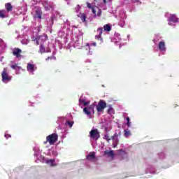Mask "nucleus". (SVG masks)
Listing matches in <instances>:
<instances>
[{
  "mask_svg": "<svg viewBox=\"0 0 179 179\" xmlns=\"http://www.w3.org/2000/svg\"><path fill=\"white\" fill-rule=\"evenodd\" d=\"M57 141H58V134L53 133L46 137V141L43 142V143L44 145H47V143H49V145H55Z\"/></svg>",
  "mask_w": 179,
  "mask_h": 179,
  "instance_id": "nucleus-1",
  "label": "nucleus"
},
{
  "mask_svg": "<svg viewBox=\"0 0 179 179\" xmlns=\"http://www.w3.org/2000/svg\"><path fill=\"white\" fill-rule=\"evenodd\" d=\"M1 77H2V82H3L4 83L10 82L12 80V76H9V73H8V69L6 68H4L3 69V71L1 73Z\"/></svg>",
  "mask_w": 179,
  "mask_h": 179,
  "instance_id": "nucleus-2",
  "label": "nucleus"
},
{
  "mask_svg": "<svg viewBox=\"0 0 179 179\" xmlns=\"http://www.w3.org/2000/svg\"><path fill=\"white\" fill-rule=\"evenodd\" d=\"M107 107V103L103 100L101 99L96 105V110L98 113H103L104 111V108Z\"/></svg>",
  "mask_w": 179,
  "mask_h": 179,
  "instance_id": "nucleus-3",
  "label": "nucleus"
},
{
  "mask_svg": "<svg viewBox=\"0 0 179 179\" xmlns=\"http://www.w3.org/2000/svg\"><path fill=\"white\" fill-rule=\"evenodd\" d=\"M90 138H92V139H96V141L97 139H99V138H100V133L99 132V130H97V129H92L90 131Z\"/></svg>",
  "mask_w": 179,
  "mask_h": 179,
  "instance_id": "nucleus-4",
  "label": "nucleus"
},
{
  "mask_svg": "<svg viewBox=\"0 0 179 179\" xmlns=\"http://www.w3.org/2000/svg\"><path fill=\"white\" fill-rule=\"evenodd\" d=\"M34 9H35V15H34L35 19L41 20V16H43V11L41 10V8L38 6H35Z\"/></svg>",
  "mask_w": 179,
  "mask_h": 179,
  "instance_id": "nucleus-5",
  "label": "nucleus"
},
{
  "mask_svg": "<svg viewBox=\"0 0 179 179\" xmlns=\"http://www.w3.org/2000/svg\"><path fill=\"white\" fill-rule=\"evenodd\" d=\"M97 35L95 36V38L100 43H103V38H101V34H103V27H99L97 29Z\"/></svg>",
  "mask_w": 179,
  "mask_h": 179,
  "instance_id": "nucleus-6",
  "label": "nucleus"
},
{
  "mask_svg": "<svg viewBox=\"0 0 179 179\" xmlns=\"http://www.w3.org/2000/svg\"><path fill=\"white\" fill-rule=\"evenodd\" d=\"M37 69V67L36 66V64H33L31 63H28L27 66V70L28 72H30L31 73H33L34 71Z\"/></svg>",
  "mask_w": 179,
  "mask_h": 179,
  "instance_id": "nucleus-7",
  "label": "nucleus"
},
{
  "mask_svg": "<svg viewBox=\"0 0 179 179\" xmlns=\"http://www.w3.org/2000/svg\"><path fill=\"white\" fill-rule=\"evenodd\" d=\"M121 135V131L119 133H115L113 136H111V140L115 143H120V136Z\"/></svg>",
  "mask_w": 179,
  "mask_h": 179,
  "instance_id": "nucleus-8",
  "label": "nucleus"
},
{
  "mask_svg": "<svg viewBox=\"0 0 179 179\" xmlns=\"http://www.w3.org/2000/svg\"><path fill=\"white\" fill-rule=\"evenodd\" d=\"M22 50L19 48H15L13 50V55L16 57V58H20L22 57Z\"/></svg>",
  "mask_w": 179,
  "mask_h": 179,
  "instance_id": "nucleus-9",
  "label": "nucleus"
},
{
  "mask_svg": "<svg viewBox=\"0 0 179 179\" xmlns=\"http://www.w3.org/2000/svg\"><path fill=\"white\" fill-rule=\"evenodd\" d=\"M103 155L105 156H108V157H111V159H114V156H115V154H114V150L108 151V150H105Z\"/></svg>",
  "mask_w": 179,
  "mask_h": 179,
  "instance_id": "nucleus-10",
  "label": "nucleus"
},
{
  "mask_svg": "<svg viewBox=\"0 0 179 179\" xmlns=\"http://www.w3.org/2000/svg\"><path fill=\"white\" fill-rule=\"evenodd\" d=\"M169 22H173V23H178V22H179V18L177 17L176 14H171L169 17Z\"/></svg>",
  "mask_w": 179,
  "mask_h": 179,
  "instance_id": "nucleus-11",
  "label": "nucleus"
},
{
  "mask_svg": "<svg viewBox=\"0 0 179 179\" xmlns=\"http://www.w3.org/2000/svg\"><path fill=\"white\" fill-rule=\"evenodd\" d=\"M6 11L7 13L12 12L13 10V6L10 3H7L5 4Z\"/></svg>",
  "mask_w": 179,
  "mask_h": 179,
  "instance_id": "nucleus-12",
  "label": "nucleus"
},
{
  "mask_svg": "<svg viewBox=\"0 0 179 179\" xmlns=\"http://www.w3.org/2000/svg\"><path fill=\"white\" fill-rule=\"evenodd\" d=\"M87 160H94V159H96V152H90V154L88 155H87L86 157Z\"/></svg>",
  "mask_w": 179,
  "mask_h": 179,
  "instance_id": "nucleus-13",
  "label": "nucleus"
},
{
  "mask_svg": "<svg viewBox=\"0 0 179 179\" xmlns=\"http://www.w3.org/2000/svg\"><path fill=\"white\" fill-rule=\"evenodd\" d=\"M43 5L45 10H47V11L50 10V9H52V6L50 3H48V1H44L43 3Z\"/></svg>",
  "mask_w": 179,
  "mask_h": 179,
  "instance_id": "nucleus-14",
  "label": "nucleus"
},
{
  "mask_svg": "<svg viewBox=\"0 0 179 179\" xmlns=\"http://www.w3.org/2000/svg\"><path fill=\"white\" fill-rule=\"evenodd\" d=\"M6 17H8V13L6 12V10H0V19H5Z\"/></svg>",
  "mask_w": 179,
  "mask_h": 179,
  "instance_id": "nucleus-15",
  "label": "nucleus"
},
{
  "mask_svg": "<svg viewBox=\"0 0 179 179\" xmlns=\"http://www.w3.org/2000/svg\"><path fill=\"white\" fill-rule=\"evenodd\" d=\"M46 164H48L50 167H55L57 166V164H55V159H48L46 161Z\"/></svg>",
  "mask_w": 179,
  "mask_h": 179,
  "instance_id": "nucleus-16",
  "label": "nucleus"
},
{
  "mask_svg": "<svg viewBox=\"0 0 179 179\" xmlns=\"http://www.w3.org/2000/svg\"><path fill=\"white\" fill-rule=\"evenodd\" d=\"M158 48L160 51H166V43L164 41L159 42Z\"/></svg>",
  "mask_w": 179,
  "mask_h": 179,
  "instance_id": "nucleus-17",
  "label": "nucleus"
},
{
  "mask_svg": "<svg viewBox=\"0 0 179 179\" xmlns=\"http://www.w3.org/2000/svg\"><path fill=\"white\" fill-rule=\"evenodd\" d=\"M87 8H89V9H92V13H94V15H96V8L92 6V4L90 3H87Z\"/></svg>",
  "mask_w": 179,
  "mask_h": 179,
  "instance_id": "nucleus-18",
  "label": "nucleus"
},
{
  "mask_svg": "<svg viewBox=\"0 0 179 179\" xmlns=\"http://www.w3.org/2000/svg\"><path fill=\"white\" fill-rule=\"evenodd\" d=\"M78 17L81 19L82 22H86V15L85 13H80Z\"/></svg>",
  "mask_w": 179,
  "mask_h": 179,
  "instance_id": "nucleus-19",
  "label": "nucleus"
},
{
  "mask_svg": "<svg viewBox=\"0 0 179 179\" xmlns=\"http://www.w3.org/2000/svg\"><path fill=\"white\" fill-rule=\"evenodd\" d=\"M10 68H12V69H14V71H19V69H22V67L17 66V64L16 63H15L14 64H12L10 66Z\"/></svg>",
  "mask_w": 179,
  "mask_h": 179,
  "instance_id": "nucleus-20",
  "label": "nucleus"
},
{
  "mask_svg": "<svg viewBox=\"0 0 179 179\" xmlns=\"http://www.w3.org/2000/svg\"><path fill=\"white\" fill-rule=\"evenodd\" d=\"M103 30L104 31H111V26L108 24L103 25Z\"/></svg>",
  "mask_w": 179,
  "mask_h": 179,
  "instance_id": "nucleus-21",
  "label": "nucleus"
},
{
  "mask_svg": "<svg viewBox=\"0 0 179 179\" xmlns=\"http://www.w3.org/2000/svg\"><path fill=\"white\" fill-rule=\"evenodd\" d=\"M108 114H114V108H113V106L111 105L108 106V109L107 110Z\"/></svg>",
  "mask_w": 179,
  "mask_h": 179,
  "instance_id": "nucleus-22",
  "label": "nucleus"
},
{
  "mask_svg": "<svg viewBox=\"0 0 179 179\" xmlns=\"http://www.w3.org/2000/svg\"><path fill=\"white\" fill-rule=\"evenodd\" d=\"M124 136L125 138H128L129 136H131V131H129L128 129L127 130L124 131Z\"/></svg>",
  "mask_w": 179,
  "mask_h": 179,
  "instance_id": "nucleus-23",
  "label": "nucleus"
},
{
  "mask_svg": "<svg viewBox=\"0 0 179 179\" xmlns=\"http://www.w3.org/2000/svg\"><path fill=\"white\" fill-rule=\"evenodd\" d=\"M39 52H41V54H44V52H45V47H44L43 44H41L40 45Z\"/></svg>",
  "mask_w": 179,
  "mask_h": 179,
  "instance_id": "nucleus-24",
  "label": "nucleus"
},
{
  "mask_svg": "<svg viewBox=\"0 0 179 179\" xmlns=\"http://www.w3.org/2000/svg\"><path fill=\"white\" fill-rule=\"evenodd\" d=\"M40 40H41V36H37L33 41H36V45H40V44H41V42H40Z\"/></svg>",
  "mask_w": 179,
  "mask_h": 179,
  "instance_id": "nucleus-25",
  "label": "nucleus"
},
{
  "mask_svg": "<svg viewBox=\"0 0 179 179\" xmlns=\"http://www.w3.org/2000/svg\"><path fill=\"white\" fill-rule=\"evenodd\" d=\"M83 111L84 113L87 115H92V113L91 111L90 110V109L88 108H83Z\"/></svg>",
  "mask_w": 179,
  "mask_h": 179,
  "instance_id": "nucleus-26",
  "label": "nucleus"
},
{
  "mask_svg": "<svg viewBox=\"0 0 179 179\" xmlns=\"http://www.w3.org/2000/svg\"><path fill=\"white\" fill-rule=\"evenodd\" d=\"M87 108L92 113V114H94V104L90 105Z\"/></svg>",
  "mask_w": 179,
  "mask_h": 179,
  "instance_id": "nucleus-27",
  "label": "nucleus"
},
{
  "mask_svg": "<svg viewBox=\"0 0 179 179\" xmlns=\"http://www.w3.org/2000/svg\"><path fill=\"white\" fill-rule=\"evenodd\" d=\"M79 102L82 103V104H83V106H89L90 103L89 102H86L85 100L83 99H79Z\"/></svg>",
  "mask_w": 179,
  "mask_h": 179,
  "instance_id": "nucleus-28",
  "label": "nucleus"
},
{
  "mask_svg": "<svg viewBox=\"0 0 179 179\" xmlns=\"http://www.w3.org/2000/svg\"><path fill=\"white\" fill-rule=\"evenodd\" d=\"M96 8L98 10V12L94 16H101V10L99 7H96Z\"/></svg>",
  "mask_w": 179,
  "mask_h": 179,
  "instance_id": "nucleus-29",
  "label": "nucleus"
},
{
  "mask_svg": "<svg viewBox=\"0 0 179 179\" xmlns=\"http://www.w3.org/2000/svg\"><path fill=\"white\" fill-rule=\"evenodd\" d=\"M66 125H69V128H72V127L73 125V122L67 121L66 122Z\"/></svg>",
  "mask_w": 179,
  "mask_h": 179,
  "instance_id": "nucleus-30",
  "label": "nucleus"
},
{
  "mask_svg": "<svg viewBox=\"0 0 179 179\" xmlns=\"http://www.w3.org/2000/svg\"><path fill=\"white\" fill-rule=\"evenodd\" d=\"M103 139L107 141V142H110V141L111 140V138H110V136H108V135H105L103 137Z\"/></svg>",
  "mask_w": 179,
  "mask_h": 179,
  "instance_id": "nucleus-31",
  "label": "nucleus"
},
{
  "mask_svg": "<svg viewBox=\"0 0 179 179\" xmlns=\"http://www.w3.org/2000/svg\"><path fill=\"white\" fill-rule=\"evenodd\" d=\"M120 143L113 142V148H117V145H118Z\"/></svg>",
  "mask_w": 179,
  "mask_h": 179,
  "instance_id": "nucleus-32",
  "label": "nucleus"
},
{
  "mask_svg": "<svg viewBox=\"0 0 179 179\" xmlns=\"http://www.w3.org/2000/svg\"><path fill=\"white\" fill-rule=\"evenodd\" d=\"M45 52H51V49L50 48H48L45 50Z\"/></svg>",
  "mask_w": 179,
  "mask_h": 179,
  "instance_id": "nucleus-33",
  "label": "nucleus"
},
{
  "mask_svg": "<svg viewBox=\"0 0 179 179\" xmlns=\"http://www.w3.org/2000/svg\"><path fill=\"white\" fill-rule=\"evenodd\" d=\"M134 3H138L139 2V0H131Z\"/></svg>",
  "mask_w": 179,
  "mask_h": 179,
  "instance_id": "nucleus-34",
  "label": "nucleus"
},
{
  "mask_svg": "<svg viewBox=\"0 0 179 179\" xmlns=\"http://www.w3.org/2000/svg\"><path fill=\"white\" fill-rule=\"evenodd\" d=\"M52 57H48V58L45 59V61H50V59H52Z\"/></svg>",
  "mask_w": 179,
  "mask_h": 179,
  "instance_id": "nucleus-35",
  "label": "nucleus"
},
{
  "mask_svg": "<svg viewBox=\"0 0 179 179\" xmlns=\"http://www.w3.org/2000/svg\"><path fill=\"white\" fill-rule=\"evenodd\" d=\"M127 125L128 127H131V122L129 121L127 122Z\"/></svg>",
  "mask_w": 179,
  "mask_h": 179,
  "instance_id": "nucleus-36",
  "label": "nucleus"
},
{
  "mask_svg": "<svg viewBox=\"0 0 179 179\" xmlns=\"http://www.w3.org/2000/svg\"><path fill=\"white\" fill-rule=\"evenodd\" d=\"M5 137L8 139V138H10V136H9L8 134H5Z\"/></svg>",
  "mask_w": 179,
  "mask_h": 179,
  "instance_id": "nucleus-37",
  "label": "nucleus"
},
{
  "mask_svg": "<svg viewBox=\"0 0 179 179\" xmlns=\"http://www.w3.org/2000/svg\"><path fill=\"white\" fill-rule=\"evenodd\" d=\"M129 120H130V119H129V117H127V122L129 121Z\"/></svg>",
  "mask_w": 179,
  "mask_h": 179,
  "instance_id": "nucleus-38",
  "label": "nucleus"
},
{
  "mask_svg": "<svg viewBox=\"0 0 179 179\" xmlns=\"http://www.w3.org/2000/svg\"><path fill=\"white\" fill-rule=\"evenodd\" d=\"M103 3H107L106 0H103Z\"/></svg>",
  "mask_w": 179,
  "mask_h": 179,
  "instance_id": "nucleus-39",
  "label": "nucleus"
},
{
  "mask_svg": "<svg viewBox=\"0 0 179 179\" xmlns=\"http://www.w3.org/2000/svg\"><path fill=\"white\" fill-rule=\"evenodd\" d=\"M93 45L96 46V43H93Z\"/></svg>",
  "mask_w": 179,
  "mask_h": 179,
  "instance_id": "nucleus-40",
  "label": "nucleus"
},
{
  "mask_svg": "<svg viewBox=\"0 0 179 179\" xmlns=\"http://www.w3.org/2000/svg\"><path fill=\"white\" fill-rule=\"evenodd\" d=\"M169 26H171V23L169 22Z\"/></svg>",
  "mask_w": 179,
  "mask_h": 179,
  "instance_id": "nucleus-41",
  "label": "nucleus"
},
{
  "mask_svg": "<svg viewBox=\"0 0 179 179\" xmlns=\"http://www.w3.org/2000/svg\"><path fill=\"white\" fill-rule=\"evenodd\" d=\"M51 22H54V20H51Z\"/></svg>",
  "mask_w": 179,
  "mask_h": 179,
  "instance_id": "nucleus-42",
  "label": "nucleus"
}]
</instances>
